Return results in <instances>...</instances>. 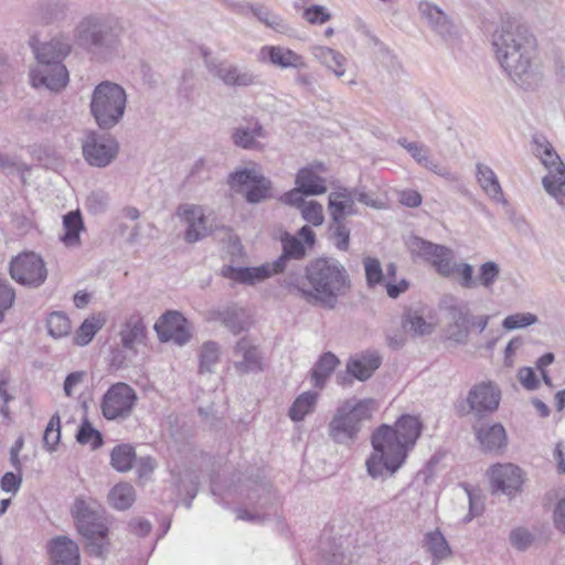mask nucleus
Returning a JSON list of instances; mask_svg holds the SVG:
<instances>
[{
    "label": "nucleus",
    "instance_id": "20e7f679",
    "mask_svg": "<svg viewBox=\"0 0 565 565\" xmlns=\"http://www.w3.org/2000/svg\"><path fill=\"white\" fill-rule=\"evenodd\" d=\"M121 29L103 15L84 17L74 29L75 44L96 61H107L118 53Z\"/></svg>",
    "mask_w": 565,
    "mask_h": 565
},
{
    "label": "nucleus",
    "instance_id": "8fccbe9b",
    "mask_svg": "<svg viewBox=\"0 0 565 565\" xmlns=\"http://www.w3.org/2000/svg\"><path fill=\"white\" fill-rule=\"evenodd\" d=\"M500 276V267L497 263L489 260L483 263L479 268L477 276L478 286L490 289Z\"/></svg>",
    "mask_w": 565,
    "mask_h": 565
},
{
    "label": "nucleus",
    "instance_id": "6ab92c4d",
    "mask_svg": "<svg viewBox=\"0 0 565 565\" xmlns=\"http://www.w3.org/2000/svg\"><path fill=\"white\" fill-rule=\"evenodd\" d=\"M186 320L178 311H167L154 324L161 342L173 341L178 345L186 344L191 333L185 327Z\"/></svg>",
    "mask_w": 565,
    "mask_h": 565
},
{
    "label": "nucleus",
    "instance_id": "4be33fe9",
    "mask_svg": "<svg viewBox=\"0 0 565 565\" xmlns=\"http://www.w3.org/2000/svg\"><path fill=\"white\" fill-rule=\"evenodd\" d=\"M234 369L239 374L258 373L264 370L263 358L258 347L248 337L241 338L233 350Z\"/></svg>",
    "mask_w": 565,
    "mask_h": 565
},
{
    "label": "nucleus",
    "instance_id": "6e6552de",
    "mask_svg": "<svg viewBox=\"0 0 565 565\" xmlns=\"http://www.w3.org/2000/svg\"><path fill=\"white\" fill-rule=\"evenodd\" d=\"M138 401L136 391L124 382L109 386L100 402V411L107 420L127 419Z\"/></svg>",
    "mask_w": 565,
    "mask_h": 565
},
{
    "label": "nucleus",
    "instance_id": "7ed1b4c3",
    "mask_svg": "<svg viewBox=\"0 0 565 565\" xmlns=\"http://www.w3.org/2000/svg\"><path fill=\"white\" fill-rule=\"evenodd\" d=\"M491 44L510 79L526 92L530 87L529 26L514 18L504 20L492 33Z\"/></svg>",
    "mask_w": 565,
    "mask_h": 565
},
{
    "label": "nucleus",
    "instance_id": "3c124183",
    "mask_svg": "<svg viewBox=\"0 0 565 565\" xmlns=\"http://www.w3.org/2000/svg\"><path fill=\"white\" fill-rule=\"evenodd\" d=\"M365 278L369 287L380 285L384 280V273L377 258L366 257L363 262Z\"/></svg>",
    "mask_w": 565,
    "mask_h": 565
},
{
    "label": "nucleus",
    "instance_id": "bb28decb",
    "mask_svg": "<svg viewBox=\"0 0 565 565\" xmlns=\"http://www.w3.org/2000/svg\"><path fill=\"white\" fill-rule=\"evenodd\" d=\"M222 276L239 284L255 285L273 276L267 263L258 267H235L226 265L222 268Z\"/></svg>",
    "mask_w": 565,
    "mask_h": 565
},
{
    "label": "nucleus",
    "instance_id": "412c9836",
    "mask_svg": "<svg viewBox=\"0 0 565 565\" xmlns=\"http://www.w3.org/2000/svg\"><path fill=\"white\" fill-rule=\"evenodd\" d=\"M206 67L212 75L227 86L247 87L259 83V77L253 72L241 70L238 66L225 62L210 60L206 61Z\"/></svg>",
    "mask_w": 565,
    "mask_h": 565
},
{
    "label": "nucleus",
    "instance_id": "69168bd1",
    "mask_svg": "<svg viewBox=\"0 0 565 565\" xmlns=\"http://www.w3.org/2000/svg\"><path fill=\"white\" fill-rule=\"evenodd\" d=\"M305 192H302L299 186L296 189L290 190L289 192H286L281 198V202L285 204H288L290 206H295L298 209H302L303 205H306V201L303 199Z\"/></svg>",
    "mask_w": 565,
    "mask_h": 565
},
{
    "label": "nucleus",
    "instance_id": "c03bdc74",
    "mask_svg": "<svg viewBox=\"0 0 565 565\" xmlns=\"http://www.w3.org/2000/svg\"><path fill=\"white\" fill-rule=\"evenodd\" d=\"M47 332L54 339L63 338L70 334L72 326L68 317L61 311H54L46 319Z\"/></svg>",
    "mask_w": 565,
    "mask_h": 565
},
{
    "label": "nucleus",
    "instance_id": "774afa93",
    "mask_svg": "<svg viewBox=\"0 0 565 565\" xmlns=\"http://www.w3.org/2000/svg\"><path fill=\"white\" fill-rule=\"evenodd\" d=\"M553 520L555 527L565 533V495L557 501L553 511Z\"/></svg>",
    "mask_w": 565,
    "mask_h": 565
},
{
    "label": "nucleus",
    "instance_id": "f3484780",
    "mask_svg": "<svg viewBox=\"0 0 565 565\" xmlns=\"http://www.w3.org/2000/svg\"><path fill=\"white\" fill-rule=\"evenodd\" d=\"M500 399L501 391L493 382H482L473 385L467 396L469 411L480 418L497 411Z\"/></svg>",
    "mask_w": 565,
    "mask_h": 565
},
{
    "label": "nucleus",
    "instance_id": "0e129e2a",
    "mask_svg": "<svg viewBox=\"0 0 565 565\" xmlns=\"http://www.w3.org/2000/svg\"><path fill=\"white\" fill-rule=\"evenodd\" d=\"M530 326V313H515L508 316L503 322L502 327L505 330H515L520 328H526Z\"/></svg>",
    "mask_w": 565,
    "mask_h": 565
},
{
    "label": "nucleus",
    "instance_id": "a878e982",
    "mask_svg": "<svg viewBox=\"0 0 565 565\" xmlns=\"http://www.w3.org/2000/svg\"><path fill=\"white\" fill-rule=\"evenodd\" d=\"M35 42L36 39L31 38L30 45L33 49L38 62L53 63L58 61L63 63L64 57L71 52V43L68 39L63 35L53 38L51 41L40 46H38Z\"/></svg>",
    "mask_w": 565,
    "mask_h": 565
},
{
    "label": "nucleus",
    "instance_id": "4468645a",
    "mask_svg": "<svg viewBox=\"0 0 565 565\" xmlns=\"http://www.w3.org/2000/svg\"><path fill=\"white\" fill-rule=\"evenodd\" d=\"M418 11L427 26L443 41L450 42L458 38V28L452 20L436 4L422 1Z\"/></svg>",
    "mask_w": 565,
    "mask_h": 565
},
{
    "label": "nucleus",
    "instance_id": "052dcab7",
    "mask_svg": "<svg viewBox=\"0 0 565 565\" xmlns=\"http://www.w3.org/2000/svg\"><path fill=\"white\" fill-rule=\"evenodd\" d=\"M303 18L312 24H322L330 20L331 15L322 6H311L303 12Z\"/></svg>",
    "mask_w": 565,
    "mask_h": 565
},
{
    "label": "nucleus",
    "instance_id": "72a5a7b5",
    "mask_svg": "<svg viewBox=\"0 0 565 565\" xmlns=\"http://www.w3.org/2000/svg\"><path fill=\"white\" fill-rule=\"evenodd\" d=\"M423 547L431 554L434 561H443L452 554L446 537L439 529L425 533Z\"/></svg>",
    "mask_w": 565,
    "mask_h": 565
},
{
    "label": "nucleus",
    "instance_id": "c85d7f7f",
    "mask_svg": "<svg viewBox=\"0 0 565 565\" xmlns=\"http://www.w3.org/2000/svg\"><path fill=\"white\" fill-rule=\"evenodd\" d=\"M210 319L220 321L233 334H238L246 329L244 311L236 305L226 306L210 311Z\"/></svg>",
    "mask_w": 565,
    "mask_h": 565
},
{
    "label": "nucleus",
    "instance_id": "0eeeda50",
    "mask_svg": "<svg viewBox=\"0 0 565 565\" xmlns=\"http://www.w3.org/2000/svg\"><path fill=\"white\" fill-rule=\"evenodd\" d=\"M371 401H345L339 406L329 424V436L338 444L354 440L362 423L371 417Z\"/></svg>",
    "mask_w": 565,
    "mask_h": 565
},
{
    "label": "nucleus",
    "instance_id": "58836bf2",
    "mask_svg": "<svg viewBox=\"0 0 565 565\" xmlns=\"http://www.w3.org/2000/svg\"><path fill=\"white\" fill-rule=\"evenodd\" d=\"M221 348L215 341H206L202 344L199 354V372L212 373L213 367L220 362Z\"/></svg>",
    "mask_w": 565,
    "mask_h": 565
},
{
    "label": "nucleus",
    "instance_id": "f704fd0d",
    "mask_svg": "<svg viewBox=\"0 0 565 565\" xmlns=\"http://www.w3.org/2000/svg\"><path fill=\"white\" fill-rule=\"evenodd\" d=\"M146 338V326L139 316L131 317L120 331V339L124 349L134 350L135 345L141 343Z\"/></svg>",
    "mask_w": 565,
    "mask_h": 565
},
{
    "label": "nucleus",
    "instance_id": "423d86ee",
    "mask_svg": "<svg viewBox=\"0 0 565 565\" xmlns=\"http://www.w3.org/2000/svg\"><path fill=\"white\" fill-rule=\"evenodd\" d=\"M126 104L125 89L116 83L104 81L94 88L89 106L98 127L108 130L120 122Z\"/></svg>",
    "mask_w": 565,
    "mask_h": 565
},
{
    "label": "nucleus",
    "instance_id": "393cba45",
    "mask_svg": "<svg viewBox=\"0 0 565 565\" xmlns=\"http://www.w3.org/2000/svg\"><path fill=\"white\" fill-rule=\"evenodd\" d=\"M49 552L53 565H81L78 545L68 536L53 537L49 542Z\"/></svg>",
    "mask_w": 565,
    "mask_h": 565
},
{
    "label": "nucleus",
    "instance_id": "6e6d98bb",
    "mask_svg": "<svg viewBox=\"0 0 565 565\" xmlns=\"http://www.w3.org/2000/svg\"><path fill=\"white\" fill-rule=\"evenodd\" d=\"M15 291L13 287L0 277V323L4 319V313L13 306Z\"/></svg>",
    "mask_w": 565,
    "mask_h": 565
},
{
    "label": "nucleus",
    "instance_id": "c756f323",
    "mask_svg": "<svg viewBox=\"0 0 565 565\" xmlns=\"http://www.w3.org/2000/svg\"><path fill=\"white\" fill-rule=\"evenodd\" d=\"M262 52H266L269 62L280 68H302L306 66L303 57L289 49L265 46Z\"/></svg>",
    "mask_w": 565,
    "mask_h": 565
},
{
    "label": "nucleus",
    "instance_id": "a18cd8bd",
    "mask_svg": "<svg viewBox=\"0 0 565 565\" xmlns=\"http://www.w3.org/2000/svg\"><path fill=\"white\" fill-rule=\"evenodd\" d=\"M76 441L81 445H90L92 449L103 446L104 439L99 430L94 428L88 419H84L76 433Z\"/></svg>",
    "mask_w": 565,
    "mask_h": 565
},
{
    "label": "nucleus",
    "instance_id": "f257e3e1",
    "mask_svg": "<svg viewBox=\"0 0 565 565\" xmlns=\"http://www.w3.org/2000/svg\"><path fill=\"white\" fill-rule=\"evenodd\" d=\"M289 294L299 295L309 303L334 309L340 297L351 289L345 267L333 257H317L305 267V275L290 273L280 281Z\"/></svg>",
    "mask_w": 565,
    "mask_h": 565
},
{
    "label": "nucleus",
    "instance_id": "2f4dec72",
    "mask_svg": "<svg viewBox=\"0 0 565 565\" xmlns=\"http://www.w3.org/2000/svg\"><path fill=\"white\" fill-rule=\"evenodd\" d=\"M266 132L263 126L256 121L253 127L239 126L233 129L232 141L233 143L245 150L257 149L259 142L256 138H265Z\"/></svg>",
    "mask_w": 565,
    "mask_h": 565
},
{
    "label": "nucleus",
    "instance_id": "f8f14e48",
    "mask_svg": "<svg viewBox=\"0 0 565 565\" xmlns=\"http://www.w3.org/2000/svg\"><path fill=\"white\" fill-rule=\"evenodd\" d=\"M382 358L376 351H364L352 355L347 361L345 372L337 374V383L342 386H351L353 380L367 381L381 366Z\"/></svg>",
    "mask_w": 565,
    "mask_h": 565
},
{
    "label": "nucleus",
    "instance_id": "5701e85b",
    "mask_svg": "<svg viewBox=\"0 0 565 565\" xmlns=\"http://www.w3.org/2000/svg\"><path fill=\"white\" fill-rule=\"evenodd\" d=\"M178 215L188 223L184 239L188 243H196L212 233L206 226V217L201 206L183 204L178 207Z\"/></svg>",
    "mask_w": 565,
    "mask_h": 565
},
{
    "label": "nucleus",
    "instance_id": "a211bd4d",
    "mask_svg": "<svg viewBox=\"0 0 565 565\" xmlns=\"http://www.w3.org/2000/svg\"><path fill=\"white\" fill-rule=\"evenodd\" d=\"M472 429L483 454L499 456L507 449L508 436L500 423H477Z\"/></svg>",
    "mask_w": 565,
    "mask_h": 565
},
{
    "label": "nucleus",
    "instance_id": "e433bc0d",
    "mask_svg": "<svg viewBox=\"0 0 565 565\" xmlns=\"http://www.w3.org/2000/svg\"><path fill=\"white\" fill-rule=\"evenodd\" d=\"M64 234L61 241L67 247L79 245V234L84 230V223L79 211H72L63 217Z\"/></svg>",
    "mask_w": 565,
    "mask_h": 565
},
{
    "label": "nucleus",
    "instance_id": "79ce46f5",
    "mask_svg": "<svg viewBox=\"0 0 565 565\" xmlns=\"http://www.w3.org/2000/svg\"><path fill=\"white\" fill-rule=\"evenodd\" d=\"M315 55L320 62L331 70L335 76L341 77L344 74V62L345 57L338 51L319 46L315 50Z\"/></svg>",
    "mask_w": 565,
    "mask_h": 565
},
{
    "label": "nucleus",
    "instance_id": "c9c22d12",
    "mask_svg": "<svg viewBox=\"0 0 565 565\" xmlns=\"http://www.w3.org/2000/svg\"><path fill=\"white\" fill-rule=\"evenodd\" d=\"M108 503L118 511L128 510L136 500V490L128 482H120L114 486L108 493Z\"/></svg>",
    "mask_w": 565,
    "mask_h": 565
},
{
    "label": "nucleus",
    "instance_id": "b1692460",
    "mask_svg": "<svg viewBox=\"0 0 565 565\" xmlns=\"http://www.w3.org/2000/svg\"><path fill=\"white\" fill-rule=\"evenodd\" d=\"M532 146H534L532 152L541 163L550 171L554 169L561 175V185H565V164L553 145L542 134H535L532 136Z\"/></svg>",
    "mask_w": 565,
    "mask_h": 565
},
{
    "label": "nucleus",
    "instance_id": "680f3d73",
    "mask_svg": "<svg viewBox=\"0 0 565 565\" xmlns=\"http://www.w3.org/2000/svg\"><path fill=\"white\" fill-rule=\"evenodd\" d=\"M511 545L519 550L525 551L530 546V532L527 529L519 526L510 533Z\"/></svg>",
    "mask_w": 565,
    "mask_h": 565
},
{
    "label": "nucleus",
    "instance_id": "1a4fd4ad",
    "mask_svg": "<svg viewBox=\"0 0 565 565\" xmlns=\"http://www.w3.org/2000/svg\"><path fill=\"white\" fill-rule=\"evenodd\" d=\"M119 142L109 134L87 131L82 140V152L85 161L96 168L108 167L119 153Z\"/></svg>",
    "mask_w": 565,
    "mask_h": 565
},
{
    "label": "nucleus",
    "instance_id": "9d476101",
    "mask_svg": "<svg viewBox=\"0 0 565 565\" xmlns=\"http://www.w3.org/2000/svg\"><path fill=\"white\" fill-rule=\"evenodd\" d=\"M9 273L18 284L31 288H38L47 278L45 263L34 252H24L13 257L9 264Z\"/></svg>",
    "mask_w": 565,
    "mask_h": 565
},
{
    "label": "nucleus",
    "instance_id": "4c0bfd02",
    "mask_svg": "<svg viewBox=\"0 0 565 565\" xmlns=\"http://www.w3.org/2000/svg\"><path fill=\"white\" fill-rule=\"evenodd\" d=\"M136 461L135 448L129 444L116 446L110 454V463L119 472L129 471Z\"/></svg>",
    "mask_w": 565,
    "mask_h": 565
},
{
    "label": "nucleus",
    "instance_id": "09e8293b",
    "mask_svg": "<svg viewBox=\"0 0 565 565\" xmlns=\"http://www.w3.org/2000/svg\"><path fill=\"white\" fill-rule=\"evenodd\" d=\"M403 328L413 335H425L433 331V327L422 316L408 313L403 319Z\"/></svg>",
    "mask_w": 565,
    "mask_h": 565
},
{
    "label": "nucleus",
    "instance_id": "2eb2a0df",
    "mask_svg": "<svg viewBox=\"0 0 565 565\" xmlns=\"http://www.w3.org/2000/svg\"><path fill=\"white\" fill-rule=\"evenodd\" d=\"M488 475L493 493H504L509 497L516 494L522 484V470L513 463H495L492 465Z\"/></svg>",
    "mask_w": 565,
    "mask_h": 565
},
{
    "label": "nucleus",
    "instance_id": "13d9d810",
    "mask_svg": "<svg viewBox=\"0 0 565 565\" xmlns=\"http://www.w3.org/2000/svg\"><path fill=\"white\" fill-rule=\"evenodd\" d=\"M108 205V195L103 191L92 192L86 199V207L90 213L99 214Z\"/></svg>",
    "mask_w": 565,
    "mask_h": 565
},
{
    "label": "nucleus",
    "instance_id": "5fc2aeb1",
    "mask_svg": "<svg viewBox=\"0 0 565 565\" xmlns=\"http://www.w3.org/2000/svg\"><path fill=\"white\" fill-rule=\"evenodd\" d=\"M301 216L313 226H320L324 221L323 207L317 201H309L301 209Z\"/></svg>",
    "mask_w": 565,
    "mask_h": 565
},
{
    "label": "nucleus",
    "instance_id": "dca6fc26",
    "mask_svg": "<svg viewBox=\"0 0 565 565\" xmlns=\"http://www.w3.org/2000/svg\"><path fill=\"white\" fill-rule=\"evenodd\" d=\"M32 86L45 87L53 92L64 88L68 82V72L62 62H38V66L30 71Z\"/></svg>",
    "mask_w": 565,
    "mask_h": 565
},
{
    "label": "nucleus",
    "instance_id": "de8ad7c7",
    "mask_svg": "<svg viewBox=\"0 0 565 565\" xmlns=\"http://www.w3.org/2000/svg\"><path fill=\"white\" fill-rule=\"evenodd\" d=\"M329 233L330 238L339 250L345 252L349 249L351 232L347 226L345 221H331L329 224Z\"/></svg>",
    "mask_w": 565,
    "mask_h": 565
},
{
    "label": "nucleus",
    "instance_id": "a19ab883",
    "mask_svg": "<svg viewBox=\"0 0 565 565\" xmlns=\"http://www.w3.org/2000/svg\"><path fill=\"white\" fill-rule=\"evenodd\" d=\"M105 319L99 316H92L85 319L74 335V343L81 347L87 345L95 334L103 328Z\"/></svg>",
    "mask_w": 565,
    "mask_h": 565
},
{
    "label": "nucleus",
    "instance_id": "4d7b16f0",
    "mask_svg": "<svg viewBox=\"0 0 565 565\" xmlns=\"http://www.w3.org/2000/svg\"><path fill=\"white\" fill-rule=\"evenodd\" d=\"M254 170L244 168L232 172L228 177V184L235 189L237 186L250 185L258 177Z\"/></svg>",
    "mask_w": 565,
    "mask_h": 565
},
{
    "label": "nucleus",
    "instance_id": "864d4df0",
    "mask_svg": "<svg viewBox=\"0 0 565 565\" xmlns=\"http://www.w3.org/2000/svg\"><path fill=\"white\" fill-rule=\"evenodd\" d=\"M457 274L460 277V286L466 289H473L478 287L477 277L473 276V267L468 263H459L451 265V274Z\"/></svg>",
    "mask_w": 565,
    "mask_h": 565
},
{
    "label": "nucleus",
    "instance_id": "39448f33",
    "mask_svg": "<svg viewBox=\"0 0 565 565\" xmlns=\"http://www.w3.org/2000/svg\"><path fill=\"white\" fill-rule=\"evenodd\" d=\"M72 513L77 531L86 540L85 550L87 554L100 558L105 557L109 546V530L102 511L93 509L82 499H76Z\"/></svg>",
    "mask_w": 565,
    "mask_h": 565
},
{
    "label": "nucleus",
    "instance_id": "473e14b6",
    "mask_svg": "<svg viewBox=\"0 0 565 565\" xmlns=\"http://www.w3.org/2000/svg\"><path fill=\"white\" fill-rule=\"evenodd\" d=\"M295 183L305 195H320L327 192L326 179L316 173L313 168H301Z\"/></svg>",
    "mask_w": 565,
    "mask_h": 565
},
{
    "label": "nucleus",
    "instance_id": "603ef678",
    "mask_svg": "<svg viewBox=\"0 0 565 565\" xmlns=\"http://www.w3.org/2000/svg\"><path fill=\"white\" fill-rule=\"evenodd\" d=\"M61 438L60 416L53 415L44 430L43 444L49 451H54Z\"/></svg>",
    "mask_w": 565,
    "mask_h": 565
},
{
    "label": "nucleus",
    "instance_id": "7c9ffc66",
    "mask_svg": "<svg viewBox=\"0 0 565 565\" xmlns=\"http://www.w3.org/2000/svg\"><path fill=\"white\" fill-rule=\"evenodd\" d=\"M340 364L339 358L332 352H324L311 369V380L317 388H323L328 379Z\"/></svg>",
    "mask_w": 565,
    "mask_h": 565
},
{
    "label": "nucleus",
    "instance_id": "49530a36",
    "mask_svg": "<svg viewBox=\"0 0 565 565\" xmlns=\"http://www.w3.org/2000/svg\"><path fill=\"white\" fill-rule=\"evenodd\" d=\"M344 194L342 186H339L335 191H332L328 196V211L332 222L345 221L348 216Z\"/></svg>",
    "mask_w": 565,
    "mask_h": 565
},
{
    "label": "nucleus",
    "instance_id": "9b49d317",
    "mask_svg": "<svg viewBox=\"0 0 565 565\" xmlns=\"http://www.w3.org/2000/svg\"><path fill=\"white\" fill-rule=\"evenodd\" d=\"M408 248L413 255L430 263L439 275L444 277L451 275L452 250L450 248L418 236L411 237Z\"/></svg>",
    "mask_w": 565,
    "mask_h": 565
},
{
    "label": "nucleus",
    "instance_id": "bf43d9fd",
    "mask_svg": "<svg viewBox=\"0 0 565 565\" xmlns=\"http://www.w3.org/2000/svg\"><path fill=\"white\" fill-rule=\"evenodd\" d=\"M554 361H555V355L553 352H546L535 361L534 370L541 374L542 381L548 387L553 386V382H552V379H551L546 367L550 366Z\"/></svg>",
    "mask_w": 565,
    "mask_h": 565
},
{
    "label": "nucleus",
    "instance_id": "338daca9",
    "mask_svg": "<svg viewBox=\"0 0 565 565\" xmlns=\"http://www.w3.org/2000/svg\"><path fill=\"white\" fill-rule=\"evenodd\" d=\"M350 190L358 202L375 209H379L381 206L379 200L372 198V195L369 194L364 185L355 186Z\"/></svg>",
    "mask_w": 565,
    "mask_h": 565
},
{
    "label": "nucleus",
    "instance_id": "cd10ccee",
    "mask_svg": "<svg viewBox=\"0 0 565 565\" xmlns=\"http://www.w3.org/2000/svg\"><path fill=\"white\" fill-rule=\"evenodd\" d=\"M476 170L477 181L484 193L495 203L507 205L508 202L494 171L481 162L477 163Z\"/></svg>",
    "mask_w": 565,
    "mask_h": 565
},
{
    "label": "nucleus",
    "instance_id": "37998d69",
    "mask_svg": "<svg viewBox=\"0 0 565 565\" xmlns=\"http://www.w3.org/2000/svg\"><path fill=\"white\" fill-rule=\"evenodd\" d=\"M271 188V181L268 178L259 174L246 190L245 199L250 204L260 203L267 199L273 198Z\"/></svg>",
    "mask_w": 565,
    "mask_h": 565
},
{
    "label": "nucleus",
    "instance_id": "ddd939ff",
    "mask_svg": "<svg viewBox=\"0 0 565 565\" xmlns=\"http://www.w3.org/2000/svg\"><path fill=\"white\" fill-rule=\"evenodd\" d=\"M448 323L445 328V335L447 340L455 342L459 345L468 343L470 327L473 323V316L469 305L465 301L451 300L446 306Z\"/></svg>",
    "mask_w": 565,
    "mask_h": 565
},
{
    "label": "nucleus",
    "instance_id": "aec40b11",
    "mask_svg": "<svg viewBox=\"0 0 565 565\" xmlns=\"http://www.w3.org/2000/svg\"><path fill=\"white\" fill-rule=\"evenodd\" d=\"M281 254L277 259L267 263L273 276L285 271H288L287 275L295 273L290 263L305 258L307 254L306 245L302 241L288 232L281 236Z\"/></svg>",
    "mask_w": 565,
    "mask_h": 565
},
{
    "label": "nucleus",
    "instance_id": "e2e57ef3",
    "mask_svg": "<svg viewBox=\"0 0 565 565\" xmlns=\"http://www.w3.org/2000/svg\"><path fill=\"white\" fill-rule=\"evenodd\" d=\"M253 14L267 26L277 29L280 25V19L276 15H271L270 12L260 6H249Z\"/></svg>",
    "mask_w": 565,
    "mask_h": 565
},
{
    "label": "nucleus",
    "instance_id": "f03ea898",
    "mask_svg": "<svg viewBox=\"0 0 565 565\" xmlns=\"http://www.w3.org/2000/svg\"><path fill=\"white\" fill-rule=\"evenodd\" d=\"M422 428L420 420L408 414L402 415L395 427L386 424L377 427L371 439L374 454L366 460L369 475L375 479L383 475V470L395 473L419 438Z\"/></svg>",
    "mask_w": 565,
    "mask_h": 565
},
{
    "label": "nucleus",
    "instance_id": "ea45409f",
    "mask_svg": "<svg viewBox=\"0 0 565 565\" xmlns=\"http://www.w3.org/2000/svg\"><path fill=\"white\" fill-rule=\"evenodd\" d=\"M317 398L318 393L316 392L309 391L300 394L289 408V417L294 422L302 420L306 417V415L310 414L313 411L317 403Z\"/></svg>",
    "mask_w": 565,
    "mask_h": 565
}]
</instances>
